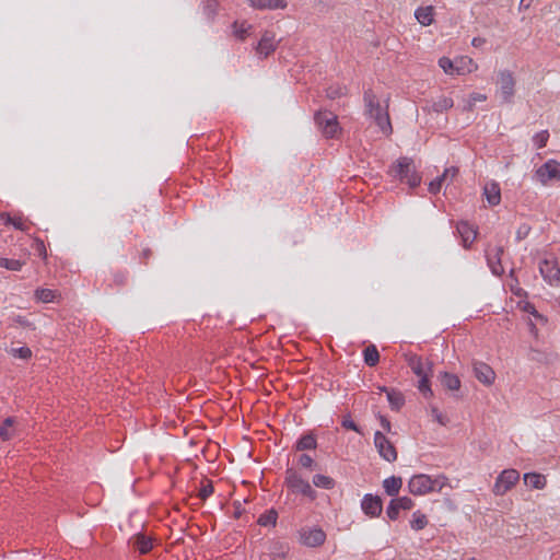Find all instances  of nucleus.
I'll return each instance as SVG.
<instances>
[{"mask_svg": "<svg viewBox=\"0 0 560 560\" xmlns=\"http://www.w3.org/2000/svg\"><path fill=\"white\" fill-rule=\"evenodd\" d=\"M299 463L303 466V467H311L313 465V459L310 455H306V454H303L300 456V459H299Z\"/></svg>", "mask_w": 560, "mask_h": 560, "instance_id": "obj_52", "label": "nucleus"}, {"mask_svg": "<svg viewBox=\"0 0 560 560\" xmlns=\"http://www.w3.org/2000/svg\"><path fill=\"white\" fill-rule=\"evenodd\" d=\"M35 296L39 302L50 303L57 298V292L50 289H37L35 291Z\"/></svg>", "mask_w": 560, "mask_h": 560, "instance_id": "obj_29", "label": "nucleus"}, {"mask_svg": "<svg viewBox=\"0 0 560 560\" xmlns=\"http://www.w3.org/2000/svg\"><path fill=\"white\" fill-rule=\"evenodd\" d=\"M256 10H276L287 8L285 0H246Z\"/></svg>", "mask_w": 560, "mask_h": 560, "instance_id": "obj_20", "label": "nucleus"}, {"mask_svg": "<svg viewBox=\"0 0 560 560\" xmlns=\"http://www.w3.org/2000/svg\"><path fill=\"white\" fill-rule=\"evenodd\" d=\"M393 500L395 501V504L399 506L400 510H410L413 506L412 500L408 497H402Z\"/></svg>", "mask_w": 560, "mask_h": 560, "instance_id": "obj_45", "label": "nucleus"}, {"mask_svg": "<svg viewBox=\"0 0 560 560\" xmlns=\"http://www.w3.org/2000/svg\"><path fill=\"white\" fill-rule=\"evenodd\" d=\"M402 485L400 477H389L383 481V487L388 495H396Z\"/></svg>", "mask_w": 560, "mask_h": 560, "instance_id": "obj_25", "label": "nucleus"}, {"mask_svg": "<svg viewBox=\"0 0 560 560\" xmlns=\"http://www.w3.org/2000/svg\"><path fill=\"white\" fill-rule=\"evenodd\" d=\"M502 254H503V248L501 246H494V247L488 248L486 250L488 265L493 275L500 276L504 271V269L501 265V255Z\"/></svg>", "mask_w": 560, "mask_h": 560, "instance_id": "obj_14", "label": "nucleus"}, {"mask_svg": "<svg viewBox=\"0 0 560 560\" xmlns=\"http://www.w3.org/2000/svg\"><path fill=\"white\" fill-rule=\"evenodd\" d=\"M458 170L454 166L448 167L444 171V173L436 177L429 184V191L432 194H436L441 190L443 185H450L453 183L454 178L457 176Z\"/></svg>", "mask_w": 560, "mask_h": 560, "instance_id": "obj_13", "label": "nucleus"}, {"mask_svg": "<svg viewBox=\"0 0 560 560\" xmlns=\"http://www.w3.org/2000/svg\"><path fill=\"white\" fill-rule=\"evenodd\" d=\"M20 432V422L13 418L9 417L3 420L0 424V439L3 441H9L15 438Z\"/></svg>", "mask_w": 560, "mask_h": 560, "instance_id": "obj_18", "label": "nucleus"}, {"mask_svg": "<svg viewBox=\"0 0 560 560\" xmlns=\"http://www.w3.org/2000/svg\"><path fill=\"white\" fill-rule=\"evenodd\" d=\"M524 482L534 489H544L546 487V477L536 472H527L524 475Z\"/></svg>", "mask_w": 560, "mask_h": 560, "instance_id": "obj_24", "label": "nucleus"}, {"mask_svg": "<svg viewBox=\"0 0 560 560\" xmlns=\"http://www.w3.org/2000/svg\"><path fill=\"white\" fill-rule=\"evenodd\" d=\"M408 488L416 495L432 492V478L428 475H416L409 480Z\"/></svg>", "mask_w": 560, "mask_h": 560, "instance_id": "obj_10", "label": "nucleus"}, {"mask_svg": "<svg viewBox=\"0 0 560 560\" xmlns=\"http://www.w3.org/2000/svg\"><path fill=\"white\" fill-rule=\"evenodd\" d=\"M35 249L37 250L39 256H42L43 258H46L47 252H46V247H45L43 241L36 240Z\"/></svg>", "mask_w": 560, "mask_h": 560, "instance_id": "obj_50", "label": "nucleus"}, {"mask_svg": "<svg viewBox=\"0 0 560 560\" xmlns=\"http://www.w3.org/2000/svg\"><path fill=\"white\" fill-rule=\"evenodd\" d=\"M380 419H381V424H382L383 429L387 432H390V429H392L390 422L385 417H380Z\"/></svg>", "mask_w": 560, "mask_h": 560, "instance_id": "obj_55", "label": "nucleus"}, {"mask_svg": "<svg viewBox=\"0 0 560 560\" xmlns=\"http://www.w3.org/2000/svg\"><path fill=\"white\" fill-rule=\"evenodd\" d=\"M342 427L348 430H353L358 433H361L359 427L355 424V422L350 417H345L342 420Z\"/></svg>", "mask_w": 560, "mask_h": 560, "instance_id": "obj_49", "label": "nucleus"}, {"mask_svg": "<svg viewBox=\"0 0 560 560\" xmlns=\"http://www.w3.org/2000/svg\"><path fill=\"white\" fill-rule=\"evenodd\" d=\"M12 225L20 230V231H26L27 230V225L26 223L22 220V218H14L13 219V222H12Z\"/></svg>", "mask_w": 560, "mask_h": 560, "instance_id": "obj_51", "label": "nucleus"}, {"mask_svg": "<svg viewBox=\"0 0 560 560\" xmlns=\"http://www.w3.org/2000/svg\"><path fill=\"white\" fill-rule=\"evenodd\" d=\"M313 483L317 488L332 489L335 487V480L325 475H315L313 477Z\"/></svg>", "mask_w": 560, "mask_h": 560, "instance_id": "obj_31", "label": "nucleus"}, {"mask_svg": "<svg viewBox=\"0 0 560 560\" xmlns=\"http://www.w3.org/2000/svg\"><path fill=\"white\" fill-rule=\"evenodd\" d=\"M361 508L366 515L378 516L383 509L382 500L378 497L366 494L362 500Z\"/></svg>", "mask_w": 560, "mask_h": 560, "instance_id": "obj_16", "label": "nucleus"}, {"mask_svg": "<svg viewBox=\"0 0 560 560\" xmlns=\"http://www.w3.org/2000/svg\"><path fill=\"white\" fill-rule=\"evenodd\" d=\"M213 493V486L211 481H207L206 485H203L199 491V497L201 500H206L208 497H210Z\"/></svg>", "mask_w": 560, "mask_h": 560, "instance_id": "obj_47", "label": "nucleus"}, {"mask_svg": "<svg viewBox=\"0 0 560 560\" xmlns=\"http://www.w3.org/2000/svg\"><path fill=\"white\" fill-rule=\"evenodd\" d=\"M0 219L4 224H12L14 218H12L9 213H1Z\"/></svg>", "mask_w": 560, "mask_h": 560, "instance_id": "obj_56", "label": "nucleus"}, {"mask_svg": "<svg viewBox=\"0 0 560 560\" xmlns=\"http://www.w3.org/2000/svg\"><path fill=\"white\" fill-rule=\"evenodd\" d=\"M374 445L382 458L392 463L397 459V451L394 444L380 431L374 434Z\"/></svg>", "mask_w": 560, "mask_h": 560, "instance_id": "obj_8", "label": "nucleus"}, {"mask_svg": "<svg viewBox=\"0 0 560 560\" xmlns=\"http://www.w3.org/2000/svg\"><path fill=\"white\" fill-rule=\"evenodd\" d=\"M440 380L442 385L450 390H457L460 387V381L454 374L444 372L440 375Z\"/></svg>", "mask_w": 560, "mask_h": 560, "instance_id": "obj_26", "label": "nucleus"}, {"mask_svg": "<svg viewBox=\"0 0 560 560\" xmlns=\"http://www.w3.org/2000/svg\"><path fill=\"white\" fill-rule=\"evenodd\" d=\"M277 522V512L270 510L268 513L260 515L258 523L262 526L275 525Z\"/></svg>", "mask_w": 560, "mask_h": 560, "instance_id": "obj_40", "label": "nucleus"}, {"mask_svg": "<svg viewBox=\"0 0 560 560\" xmlns=\"http://www.w3.org/2000/svg\"><path fill=\"white\" fill-rule=\"evenodd\" d=\"M346 89L342 86H330L327 89V97L330 100L338 98L342 95H345Z\"/></svg>", "mask_w": 560, "mask_h": 560, "instance_id": "obj_44", "label": "nucleus"}, {"mask_svg": "<svg viewBox=\"0 0 560 560\" xmlns=\"http://www.w3.org/2000/svg\"><path fill=\"white\" fill-rule=\"evenodd\" d=\"M383 390H385L387 393V399H388V402L390 404L392 408L398 410L404 405L405 399H404V396L399 392L387 390L386 388H384Z\"/></svg>", "mask_w": 560, "mask_h": 560, "instance_id": "obj_30", "label": "nucleus"}, {"mask_svg": "<svg viewBox=\"0 0 560 560\" xmlns=\"http://www.w3.org/2000/svg\"><path fill=\"white\" fill-rule=\"evenodd\" d=\"M487 100V95L481 93H471L464 105V110L471 112L478 102H485Z\"/></svg>", "mask_w": 560, "mask_h": 560, "instance_id": "obj_35", "label": "nucleus"}, {"mask_svg": "<svg viewBox=\"0 0 560 560\" xmlns=\"http://www.w3.org/2000/svg\"><path fill=\"white\" fill-rule=\"evenodd\" d=\"M536 177L542 185L560 180V163L555 160L547 161L536 171Z\"/></svg>", "mask_w": 560, "mask_h": 560, "instance_id": "obj_9", "label": "nucleus"}, {"mask_svg": "<svg viewBox=\"0 0 560 560\" xmlns=\"http://www.w3.org/2000/svg\"><path fill=\"white\" fill-rule=\"evenodd\" d=\"M433 13L434 8L432 5L420 7L415 11V18L421 25L429 26L434 21Z\"/></svg>", "mask_w": 560, "mask_h": 560, "instance_id": "obj_23", "label": "nucleus"}, {"mask_svg": "<svg viewBox=\"0 0 560 560\" xmlns=\"http://www.w3.org/2000/svg\"><path fill=\"white\" fill-rule=\"evenodd\" d=\"M439 66L444 70L447 74H456L455 72V61H452L447 57H442L439 60Z\"/></svg>", "mask_w": 560, "mask_h": 560, "instance_id": "obj_41", "label": "nucleus"}, {"mask_svg": "<svg viewBox=\"0 0 560 560\" xmlns=\"http://www.w3.org/2000/svg\"><path fill=\"white\" fill-rule=\"evenodd\" d=\"M483 195L490 206H497L501 201V189L498 183L488 182L483 187Z\"/></svg>", "mask_w": 560, "mask_h": 560, "instance_id": "obj_21", "label": "nucleus"}, {"mask_svg": "<svg viewBox=\"0 0 560 560\" xmlns=\"http://www.w3.org/2000/svg\"><path fill=\"white\" fill-rule=\"evenodd\" d=\"M520 479V472L516 469L503 470L495 480L493 493L503 495L510 491Z\"/></svg>", "mask_w": 560, "mask_h": 560, "instance_id": "obj_7", "label": "nucleus"}, {"mask_svg": "<svg viewBox=\"0 0 560 560\" xmlns=\"http://www.w3.org/2000/svg\"><path fill=\"white\" fill-rule=\"evenodd\" d=\"M408 365L412 372L419 377L418 388L420 393L425 397L433 396L430 388L429 377L432 374V363H424L418 355H410L408 358Z\"/></svg>", "mask_w": 560, "mask_h": 560, "instance_id": "obj_2", "label": "nucleus"}, {"mask_svg": "<svg viewBox=\"0 0 560 560\" xmlns=\"http://www.w3.org/2000/svg\"><path fill=\"white\" fill-rule=\"evenodd\" d=\"M363 100L365 106L364 114L374 120L383 133H392L388 104L386 103L385 106H383L372 90L365 91Z\"/></svg>", "mask_w": 560, "mask_h": 560, "instance_id": "obj_1", "label": "nucleus"}, {"mask_svg": "<svg viewBox=\"0 0 560 560\" xmlns=\"http://www.w3.org/2000/svg\"><path fill=\"white\" fill-rule=\"evenodd\" d=\"M542 278L551 285L560 282V268L555 260L544 259L539 264Z\"/></svg>", "mask_w": 560, "mask_h": 560, "instance_id": "obj_11", "label": "nucleus"}, {"mask_svg": "<svg viewBox=\"0 0 560 560\" xmlns=\"http://www.w3.org/2000/svg\"><path fill=\"white\" fill-rule=\"evenodd\" d=\"M285 483L294 493H301L311 500L316 498V492L313 490L310 482L304 480L293 469L287 470Z\"/></svg>", "mask_w": 560, "mask_h": 560, "instance_id": "obj_5", "label": "nucleus"}, {"mask_svg": "<svg viewBox=\"0 0 560 560\" xmlns=\"http://www.w3.org/2000/svg\"><path fill=\"white\" fill-rule=\"evenodd\" d=\"M430 411H431L432 418L436 422H439L441 425H446L447 424V422H448L447 417L444 413H442L436 407L432 406Z\"/></svg>", "mask_w": 560, "mask_h": 560, "instance_id": "obj_43", "label": "nucleus"}, {"mask_svg": "<svg viewBox=\"0 0 560 560\" xmlns=\"http://www.w3.org/2000/svg\"><path fill=\"white\" fill-rule=\"evenodd\" d=\"M298 450H313L316 447V440L312 435L302 436L296 444Z\"/></svg>", "mask_w": 560, "mask_h": 560, "instance_id": "obj_36", "label": "nucleus"}, {"mask_svg": "<svg viewBox=\"0 0 560 560\" xmlns=\"http://www.w3.org/2000/svg\"><path fill=\"white\" fill-rule=\"evenodd\" d=\"M453 105H454V102L451 97L442 96L433 103L432 109L436 113H442V112H445V110L452 108Z\"/></svg>", "mask_w": 560, "mask_h": 560, "instance_id": "obj_32", "label": "nucleus"}, {"mask_svg": "<svg viewBox=\"0 0 560 560\" xmlns=\"http://www.w3.org/2000/svg\"><path fill=\"white\" fill-rule=\"evenodd\" d=\"M548 138H549L548 131L544 130V131L538 132L534 137V141L537 144V147L540 149V148H544L546 145V143L548 141Z\"/></svg>", "mask_w": 560, "mask_h": 560, "instance_id": "obj_46", "label": "nucleus"}, {"mask_svg": "<svg viewBox=\"0 0 560 560\" xmlns=\"http://www.w3.org/2000/svg\"><path fill=\"white\" fill-rule=\"evenodd\" d=\"M218 7H219V3L217 0H207L205 3V7H203L205 14L209 19H213V16L217 13Z\"/></svg>", "mask_w": 560, "mask_h": 560, "instance_id": "obj_42", "label": "nucleus"}, {"mask_svg": "<svg viewBox=\"0 0 560 560\" xmlns=\"http://www.w3.org/2000/svg\"><path fill=\"white\" fill-rule=\"evenodd\" d=\"M133 546L140 551V553H147L152 548L151 539L142 534H138L135 537Z\"/></svg>", "mask_w": 560, "mask_h": 560, "instance_id": "obj_28", "label": "nucleus"}, {"mask_svg": "<svg viewBox=\"0 0 560 560\" xmlns=\"http://www.w3.org/2000/svg\"><path fill=\"white\" fill-rule=\"evenodd\" d=\"M380 360V353L374 345H370L364 349V362L369 366H374Z\"/></svg>", "mask_w": 560, "mask_h": 560, "instance_id": "obj_27", "label": "nucleus"}, {"mask_svg": "<svg viewBox=\"0 0 560 560\" xmlns=\"http://www.w3.org/2000/svg\"><path fill=\"white\" fill-rule=\"evenodd\" d=\"M468 560H476V559H475V558H470V559H468Z\"/></svg>", "mask_w": 560, "mask_h": 560, "instance_id": "obj_58", "label": "nucleus"}, {"mask_svg": "<svg viewBox=\"0 0 560 560\" xmlns=\"http://www.w3.org/2000/svg\"><path fill=\"white\" fill-rule=\"evenodd\" d=\"M326 535L320 528H311L301 533V540L307 547H317L325 541Z\"/></svg>", "mask_w": 560, "mask_h": 560, "instance_id": "obj_17", "label": "nucleus"}, {"mask_svg": "<svg viewBox=\"0 0 560 560\" xmlns=\"http://www.w3.org/2000/svg\"><path fill=\"white\" fill-rule=\"evenodd\" d=\"M315 122L327 139L336 138L340 135L341 128L338 122V117L331 112L319 110L315 114Z\"/></svg>", "mask_w": 560, "mask_h": 560, "instance_id": "obj_3", "label": "nucleus"}, {"mask_svg": "<svg viewBox=\"0 0 560 560\" xmlns=\"http://www.w3.org/2000/svg\"><path fill=\"white\" fill-rule=\"evenodd\" d=\"M428 524L427 516L420 512H415L412 515V520L410 522V525L412 529L420 530L423 529Z\"/></svg>", "mask_w": 560, "mask_h": 560, "instance_id": "obj_34", "label": "nucleus"}, {"mask_svg": "<svg viewBox=\"0 0 560 560\" xmlns=\"http://www.w3.org/2000/svg\"><path fill=\"white\" fill-rule=\"evenodd\" d=\"M486 43V39L482 37H475L471 40V45L476 48L481 47Z\"/></svg>", "mask_w": 560, "mask_h": 560, "instance_id": "obj_54", "label": "nucleus"}, {"mask_svg": "<svg viewBox=\"0 0 560 560\" xmlns=\"http://www.w3.org/2000/svg\"><path fill=\"white\" fill-rule=\"evenodd\" d=\"M277 40H276V35L275 33L270 32V31H266L257 47H256V51L259 56L266 58L268 57L271 52H273L277 48Z\"/></svg>", "mask_w": 560, "mask_h": 560, "instance_id": "obj_12", "label": "nucleus"}, {"mask_svg": "<svg viewBox=\"0 0 560 560\" xmlns=\"http://www.w3.org/2000/svg\"><path fill=\"white\" fill-rule=\"evenodd\" d=\"M477 69V63L469 57L464 56L455 60V72L458 75L471 73Z\"/></svg>", "mask_w": 560, "mask_h": 560, "instance_id": "obj_22", "label": "nucleus"}, {"mask_svg": "<svg viewBox=\"0 0 560 560\" xmlns=\"http://www.w3.org/2000/svg\"><path fill=\"white\" fill-rule=\"evenodd\" d=\"M390 174L395 178L406 180L410 187H416L421 182V177L415 172L413 162L408 158L399 159L397 164L390 168Z\"/></svg>", "mask_w": 560, "mask_h": 560, "instance_id": "obj_4", "label": "nucleus"}, {"mask_svg": "<svg viewBox=\"0 0 560 560\" xmlns=\"http://www.w3.org/2000/svg\"><path fill=\"white\" fill-rule=\"evenodd\" d=\"M444 488L452 489V486L448 483V479L445 476H439L432 479V491L442 492Z\"/></svg>", "mask_w": 560, "mask_h": 560, "instance_id": "obj_39", "label": "nucleus"}, {"mask_svg": "<svg viewBox=\"0 0 560 560\" xmlns=\"http://www.w3.org/2000/svg\"><path fill=\"white\" fill-rule=\"evenodd\" d=\"M474 373L479 382L491 385L494 382L495 373L492 368L483 362L474 363Z\"/></svg>", "mask_w": 560, "mask_h": 560, "instance_id": "obj_15", "label": "nucleus"}, {"mask_svg": "<svg viewBox=\"0 0 560 560\" xmlns=\"http://www.w3.org/2000/svg\"><path fill=\"white\" fill-rule=\"evenodd\" d=\"M9 353L22 360H28L32 357V351L28 347L11 348Z\"/></svg>", "mask_w": 560, "mask_h": 560, "instance_id": "obj_38", "label": "nucleus"}, {"mask_svg": "<svg viewBox=\"0 0 560 560\" xmlns=\"http://www.w3.org/2000/svg\"><path fill=\"white\" fill-rule=\"evenodd\" d=\"M529 230H530V229H529V226H528V225H522V226H520V229L517 230V233H516L517 238H518V240H522V238L526 237V236L528 235V233H529Z\"/></svg>", "mask_w": 560, "mask_h": 560, "instance_id": "obj_53", "label": "nucleus"}, {"mask_svg": "<svg viewBox=\"0 0 560 560\" xmlns=\"http://www.w3.org/2000/svg\"><path fill=\"white\" fill-rule=\"evenodd\" d=\"M18 322H19L20 324H22V325H24V324H25V320H21L20 318H19V320H18Z\"/></svg>", "mask_w": 560, "mask_h": 560, "instance_id": "obj_57", "label": "nucleus"}, {"mask_svg": "<svg viewBox=\"0 0 560 560\" xmlns=\"http://www.w3.org/2000/svg\"><path fill=\"white\" fill-rule=\"evenodd\" d=\"M399 511H400L399 506L397 504H395L394 500H392L389 505L387 506V510H386L387 516L390 520H396L397 516H398Z\"/></svg>", "mask_w": 560, "mask_h": 560, "instance_id": "obj_48", "label": "nucleus"}, {"mask_svg": "<svg viewBox=\"0 0 560 560\" xmlns=\"http://www.w3.org/2000/svg\"><path fill=\"white\" fill-rule=\"evenodd\" d=\"M497 84L501 98L504 103H512L515 94V79L513 73L509 70H501L498 72Z\"/></svg>", "mask_w": 560, "mask_h": 560, "instance_id": "obj_6", "label": "nucleus"}, {"mask_svg": "<svg viewBox=\"0 0 560 560\" xmlns=\"http://www.w3.org/2000/svg\"><path fill=\"white\" fill-rule=\"evenodd\" d=\"M250 28H252V25H246L245 22H243L241 24L238 22H234V24H233V33L241 40L245 39V37Z\"/></svg>", "mask_w": 560, "mask_h": 560, "instance_id": "obj_37", "label": "nucleus"}, {"mask_svg": "<svg viewBox=\"0 0 560 560\" xmlns=\"http://www.w3.org/2000/svg\"><path fill=\"white\" fill-rule=\"evenodd\" d=\"M457 232L462 237L463 246L466 248H468L474 243L477 236L476 229L468 222L464 221L457 224Z\"/></svg>", "mask_w": 560, "mask_h": 560, "instance_id": "obj_19", "label": "nucleus"}, {"mask_svg": "<svg viewBox=\"0 0 560 560\" xmlns=\"http://www.w3.org/2000/svg\"><path fill=\"white\" fill-rule=\"evenodd\" d=\"M25 262L20 259L0 258V267L12 271L21 270Z\"/></svg>", "mask_w": 560, "mask_h": 560, "instance_id": "obj_33", "label": "nucleus"}]
</instances>
